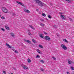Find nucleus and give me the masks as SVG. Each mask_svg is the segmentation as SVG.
Here are the masks:
<instances>
[{"label": "nucleus", "instance_id": "1", "mask_svg": "<svg viewBox=\"0 0 74 74\" xmlns=\"http://www.w3.org/2000/svg\"><path fill=\"white\" fill-rule=\"evenodd\" d=\"M2 9L3 12H5V13H7L8 12V10L6 8L3 7L2 8Z\"/></svg>", "mask_w": 74, "mask_h": 74}, {"label": "nucleus", "instance_id": "2", "mask_svg": "<svg viewBox=\"0 0 74 74\" xmlns=\"http://www.w3.org/2000/svg\"><path fill=\"white\" fill-rule=\"evenodd\" d=\"M61 47L63 49H64V50H66L67 49L66 47V46L64 45H61Z\"/></svg>", "mask_w": 74, "mask_h": 74}, {"label": "nucleus", "instance_id": "3", "mask_svg": "<svg viewBox=\"0 0 74 74\" xmlns=\"http://www.w3.org/2000/svg\"><path fill=\"white\" fill-rule=\"evenodd\" d=\"M45 38L46 40H47V41H49L51 40V38L49 36H47L45 37Z\"/></svg>", "mask_w": 74, "mask_h": 74}, {"label": "nucleus", "instance_id": "4", "mask_svg": "<svg viewBox=\"0 0 74 74\" xmlns=\"http://www.w3.org/2000/svg\"><path fill=\"white\" fill-rule=\"evenodd\" d=\"M21 66L25 70H27L28 69V67L25 65H22Z\"/></svg>", "mask_w": 74, "mask_h": 74}, {"label": "nucleus", "instance_id": "5", "mask_svg": "<svg viewBox=\"0 0 74 74\" xmlns=\"http://www.w3.org/2000/svg\"><path fill=\"white\" fill-rule=\"evenodd\" d=\"M24 11L25 12H27V13H30V11L29 10H27V9H24Z\"/></svg>", "mask_w": 74, "mask_h": 74}, {"label": "nucleus", "instance_id": "6", "mask_svg": "<svg viewBox=\"0 0 74 74\" xmlns=\"http://www.w3.org/2000/svg\"><path fill=\"white\" fill-rule=\"evenodd\" d=\"M38 5H39V6H40V7H42V6H43V4L41 1L38 3Z\"/></svg>", "mask_w": 74, "mask_h": 74}, {"label": "nucleus", "instance_id": "7", "mask_svg": "<svg viewBox=\"0 0 74 74\" xmlns=\"http://www.w3.org/2000/svg\"><path fill=\"white\" fill-rule=\"evenodd\" d=\"M24 41H25V42H27L28 43H29V44H31V41L29 40L24 39Z\"/></svg>", "mask_w": 74, "mask_h": 74}, {"label": "nucleus", "instance_id": "8", "mask_svg": "<svg viewBox=\"0 0 74 74\" xmlns=\"http://www.w3.org/2000/svg\"><path fill=\"white\" fill-rule=\"evenodd\" d=\"M60 17L62 19L64 20L65 19V18H66V17L65 16L63 15H61V16H60Z\"/></svg>", "mask_w": 74, "mask_h": 74}, {"label": "nucleus", "instance_id": "9", "mask_svg": "<svg viewBox=\"0 0 74 74\" xmlns=\"http://www.w3.org/2000/svg\"><path fill=\"white\" fill-rule=\"evenodd\" d=\"M39 37H40V38H44L43 34H39Z\"/></svg>", "mask_w": 74, "mask_h": 74}, {"label": "nucleus", "instance_id": "10", "mask_svg": "<svg viewBox=\"0 0 74 74\" xmlns=\"http://www.w3.org/2000/svg\"><path fill=\"white\" fill-rule=\"evenodd\" d=\"M10 34L12 37H14L15 36V34L14 33L12 32L10 33Z\"/></svg>", "mask_w": 74, "mask_h": 74}, {"label": "nucleus", "instance_id": "11", "mask_svg": "<svg viewBox=\"0 0 74 74\" xmlns=\"http://www.w3.org/2000/svg\"><path fill=\"white\" fill-rule=\"evenodd\" d=\"M68 63L69 64H71L72 63V61L70 60H68Z\"/></svg>", "mask_w": 74, "mask_h": 74}, {"label": "nucleus", "instance_id": "12", "mask_svg": "<svg viewBox=\"0 0 74 74\" xmlns=\"http://www.w3.org/2000/svg\"><path fill=\"white\" fill-rule=\"evenodd\" d=\"M6 46H7L8 48H11V47L10 45L9 44H8V43L6 44Z\"/></svg>", "mask_w": 74, "mask_h": 74}, {"label": "nucleus", "instance_id": "13", "mask_svg": "<svg viewBox=\"0 0 74 74\" xmlns=\"http://www.w3.org/2000/svg\"><path fill=\"white\" fill-rule=\"evenodd\" d=\"M16 3L19 4H20V5H22V3L21 2H20L18 1H16Z\"/></svg>", "mask_w": 74, "mask_h": 74}, {"label": "nucleus", "instance_id": "14", "mask_svg": "<svg viewBox=\"0 0 74 74\" xmlns=\"http://www.w3.org/2000/svg\"><path fill=\"white\" fill-rule=\"evenodd\" d=\"M29 26L31 27V28H32V29H33V30H35V28H34L33 27H32V25H29Z\"/></svg>", "mask_w": 74, "mask_h": 74}, {"label": "nucleus", "instance_id": "15", "mask_svg": "<svg viewBox=\"0 0 74 74\" xmlns=\"http://www.w3.org/2000/svg\"><path fill=\"white\" fill-rule=\"evenodd\" d=\"M5 28H6V29L7 30H10V28L7 26H5Z\"/></svg>", "mask_w": 74, "mask_h": 74}, {"label": "nucleus", "instance_id": "16", "mask_svg": "<svg viewBox=\"0 0 74 74\" xmlns=\"http://www.w3.org/2000/svg\"><path fill=\"white\" fill-rule=\"evenodd\" d=\"M27 62L28 63H30L31 62V60L29 59L28 58L27 59Z\"/></svg>", "mask_w": 74, "mask_h": 74}, {"label": "nucleus", "instance_id": "17", "mask_svg": "<svg viewBox=\"0 0 74 74\" xmlns=\"http://www.w3.org/2000/svg\"><path fill=\"white\" fill-rule=\"evenodd\" d=\"M32 41L33 42L35 43V44L36 43V40L34 39H32Z\"/></svg>", "mask_w": 74, "mask_h": 74}, {"label": "nucleus", "instance_id": "18", "mask_svg": "<svg viewBox=\"0 0 74 74\" xmlns=\"http://www.w3.org/2000/svg\"><path fill=\"white\" fill-rule=\"evenodd\" d=\"M63 40L64 41H65V42H68V41H67V40L66 39H63Z\"/></svg>", "mask_w": 74, "mask_h": 74}, {"label": "nucleus", "instance_id": "19", "mask_svg": "<svg viewBox=\"0 0 74 74\" xmlns=\"http://www.w3.org/2000/svg\"><path fill=\"white\" fill-rule=\"evenodd\" d=\"M37 51L38 52V53H41V52L40 51V50L38 49H37Z\"/></svg>", "mask_w": 74, "mask_h": 74}, {"label": "nucleus", "instance_id": "20", "mask_svg": "<svg viewBox=\"0 0 74 74\" xmlns=\"http://www.w3.org/2000/svg\"><path fill=\"white\" fill-rule=\"evenodd\" d=\"M35 1L37 3H38L41 2V1H40L39 0H35Z\"/></svg>", "mask_w": 74, "mask_h": 74}, {"label": "nucleus", "instance_id": "21", "mask_svg": "<svg viewBox=\"0 0 74 74\" xmlns=\"http://www.w3.org/2000/svg\"><path fill=\"white\" fill-rule=\"evenodd\" d=\"M35 1L37 3H38L41 2V1H40L39 0H35Z\"/></svg>", "mask_w": 74, "mask_h": 74}, {"label": "nucleus", "instance_id": "22", "mask_svg": "<svg viewBox=\"0 0 74 74\" xmlns=\"http://www.w3.org/2000/svg\"><path fill=\"white\" fill-rule=\"evenodd\" d=\"M40 25L42 26V27H44V24H40Z\"/></svg>", "mask_w": 74, "mask_h": 74}, {"label": "nucleus", "instance_id": "23", "mask_svg": "<svg viewBox=\"0 0 74 74\" xmlns=\"http://www.w3.org/2000/svg\"><path fill=\"white\" fill-rule=\"evenodd\" d=\"M71 69L72 70H74V68L73 66H71Z\"/></svg>", "mask_w": 74, "mask_h": 74}, {"label": "nucleus", "instance_id": "24", "mask_svg": "<svg viewBox=\"0 0 74 74\" xmlns=\"http://www.w3.org/2000/svg\"><path fill=\"white\" fill-rule=\"evenodd\" d=\"M39 47H40V48H43V47L42 46V45H39Z\"/></svg>", "mask_w": 74, "mask_h": 74}, {"label": "nucleus", "instance_id": "25", "mask_svg": "<svg viewBox=\"0 0 74 74\" xmlns=\"http://www.w3.org/2000/svg\"><path fill=\"white\" fill-rule=\"evenodd\" d=\"M40 62H41V63H44L45 62L44 60H40Z\"/></svg>", "mask_w": 74, "mask_h": 74}, {"label": "nucleus", "instance_id": "26", "mask_svg": "<svg viewBox=\"0 0 74 74\" xmlns=\"http://www.w3.org/2000/svg\"><path fill=\"white\" fill-rule=\"evenodd\" d=\"M42 16H46V15L45 13H42Z\"/></svg>", "mask_w": 74, "mask_h": 74}, {"label": "nucleus", "instance_id": "27", "mask_svg": "<svg viewBox=\"0 0 74 74\" xmlns=\"http://www.w3.org/2000/svg\"><path fill=\"white\" fill-rule=\"evenodd\" d=\"M48 17L50 19H51V18H52V17H51V15H49L48 16Z\"/></svg>", "mask_w": 74, "mask_h": 74}, {"label": "nucleus", "instance_id": "28", "mask_svg": "<svg viewBox=\"0 0 74 74\" xmlns=\"http://www.w3.org/2000/svg\"><path fill=\"white\" fill-rule=\"evenodd\" d=\"M52 58L53 59H54V60H56V58L54 57L53 56Z\"/></svg>", "mask_w": 74, "mask_h": 74}, {"label": "nucleus", "instance_id": "29", "mask_svg": "<svg viewBox=\"0 0 74 74\" xmlns=\"http://www.w3.org/2000/svg\"><path fill=\"white\" fill-rule=\"evenodd\" d=\"M1 19H5V18H4V17L2 16L1 17Z\"/></svg>", "mask_w": 74, "mask_h": 74}, {"label": "nucleus", "instance_id": "30", "mask_svg": "<svg viewBox=\"0 0 74 74\" xmlns=\"http://www.w3.org/2000/svg\"><path fill=\"white\" fill-rule=\"evenodd\" d=\"M14 52L15 53H18V51H17V50H15L14 51Z\"/></svg>", "mask_w": 74, "mask_h": 74}, {"label": "nucleus", "instance_id": "31", "mask_svg": "<svg viewBox=\"0 0 74 74\" xmlns=\"http://www.w3.org/2000/svg\"><path fill=\"white\" fill-rule=\"evenodd\" d=\"M67 1L69 3H71V1H70V0H68Z\"/></svg>", "mask_w": 74, "mask_h": 74}, {"label": "nucleus", "instance_id": "32", "mask_svg": "<svg viewBox=\"0 0 74 74\" xmlns=\"http://www.w3.org/2000/svg\"><path fill=\"white\" fill-rule=\"evenodd\" d=\"M28 35H29V36H31V35H32V34L30 32H29L28 33Z\"/></svg>", "mask_w": 74, "mask_h": 74}, {"label": "nucleus", "instance_id": "33", "mask_svg": "<svg viewBox=\"0 0 74 74\" xmlns=\"http://www.w3.org/2000/svg\"><path fill=\"white\" fill-rule=\"evenodd\" d=\"M69 19L70 21H72V19L71 18H69Z\"/></svg>", "mask_w": 74, "mask_h": 74}, {"label": "nucleus", "instance_id": "34", "mask_svg": "<svg viewBox=\"0 0 74 74\" xmlns=\"http://www.w3.org/2000/svg\"><path fill=\"white\" fill-rule=\"evenodd\" d=\"M40 56L38 55H37L36 56V58H40Z\"/></svg>", "mask_w": 74, "mask_h": 74}, {"label": "nucleus", "instance_id": "35", "mask_svg": "<svg viewBox=\"0 0 74 74\" xmlns=\"http://www.w3.org/2000/svg\"><path fill=\"white\" fill-rule=\"evenodd\" d=\"M1 29L2 30H3V31H5V29H4L3 28H1Z\"/></svg>", "mask_w": 74, "mask_h": 74}, {"label": "nucleus", "instance_id": "36", "mask_svg": "<svg viewBox=\"0 0 74 74\" xmlns=\"http://www.w3.org/2000/svg\"><path fill=\"white\" fill-rule=\"evenodd\" d=\"M59 14L60 15H62V14H63V13H62V12H59Z\"/></svg>", "mask_w": 74, "mask_h": 74}, {"label": "nucleus", "instance_id": "37", "mask_svg": "<svg viewBox=\"0 0 74 74\" xmlns=\"http://www.w3.org/2000/svg\"><path fill=\"white\" fill-rule=\"evenodd\" d=\"M53 27H54V28H56V25H54L53 26Z\"/></svg>", "mask_w": 74, "mask_h": 74}, {"label": "nucleus", "instance_id": "38", "mask_svg": "<svg viewBox=\"0 0 74 74\" xmlns=\"http://www.w3.org/2000/svg\"><path fill=\"white\" fill-rule=\"evenodd\" d=\"M3 73H4V74H7V72H5V71H3Z\"/></svg>", "mask_w": 74, "mask_h": 74}, {"label": "nucleus", "instance_id": "39", "mask_svg": "<svg viewBox=\"0 0 74 74\" xmlns=\"http://www.w3.org/2000/svg\"><path fill=\"white\" fill-rule=\"evenodd\" d=\"M40 20L41 21H42V22H43L44 21V19H40Z\"/></svg>", "mask_w": 74, "mask_h": 74}, {"label": "nucleus", "instance_id": "40", "mask_svg": "<svg viewBox=\"0 0 74 74\" xmlns=\"http://www.w3.org/2000/svg\"><path fill=\"white\" fill-rule=\"evenodd\" d=\"M40 70H41V71H44V70H43V69H40Z\"/></svg>", "mask_w": 74, "mask_h": 74}, {"label": "nucleus", "instance_id": "41", "mask_svg": "<svg viewBox=\"0 0 74 74\" xmlns=\"http://www.w3.org/2000/svg\"><path fill=\"white\" fill-rule=\"evenodd\" d=\"M40 11V10H39V9H36V11Z\"/></svg>", "mask_w": 74, "mask_h": 74}, {"label": "nucleus", "instance_id": "42", "mask_svg": "<svg viewBox=\"0 0 74 74\" xmlns=\"http://www.w3.org/2000/svg\"><path fill=\"white\" fill-rule=\"evenodd\" d=\"M67 74H70V73L69 72H67Z\"/></svg>", "mask_w": 74, "mask_h": 74}, {"label": "nucleus", "instance_id": "43", "mask_svg": "<svg viewBox=\"0 0 74 74\" xmlns=\"http://www.w3.org/2000/svg\"><path fill=\"white\" fill-rule=\"evenodd\" d=\"M27 32H30V30L28 29V30H27Z\"/></svg>", "mask_w": 74, "mask_h": 74}, {"label": "nucleus", "instance_id": "44", "mask_svg": "<svg viewBox=\"0 0 74 74\" xmlns=\"http://www.w3.org/2000/svg\"><path fill=\"white\" fill-rule=\"evenodd\" d=\"M44 33L45 34H47V33H46V32H44Z\"/></svg>", "mask_w": 74, "mask_h": 74}, {"label": "nucleus", "instance_id": "45", "mask_svg": "<svg viewBox=\"0 0 74 74\" xmlns=\"http://www.w3.org/2000/svg\"><path fill=\"white\" fill-rule=\"evenodd\" d=\"M12 50L13 51H14V50H15V49H12Z\"/></svg>", "mask_w": 74, "mask_h": 74}, {"label": "nucleus", "instance_id": "46", "mask_svg": "<svg viewBox=\"0 0 74 74\" xmlns=\"http://www.w3.org/2000/svg\"><path fill=\"white\" fill-rule=\"evenodd\" d=\"M66 0V1H68V0Z\"/></svg>", "mask_w": 74, "mask_h": 74}, {"label": "nucleus", "instance_id": "47", "mask_svg": "<svg viewBox=\"0 0 74 74\" xmlns=\"http://www.w3.org/2000/svg\"><path fill=\"white\" fill-rule=\"evenodd\" d=\"M72 63H74V62H72Z\"/></svg>", "mask_w": 74, "mask_h": 74}, {"label": "nucleus", "instance_id": "48", "mask_svg": "<svg viewBox=\"0 0 74 74\" xmlns=\"http://www.w3.org/2000/svg\"><path fill=\"white\" fill-rule=\"evenodd\" d=\"M1 16V15H0V17Z\"/></svg>", "mask_w": 74, "mask_h": 74}]
</instances>
